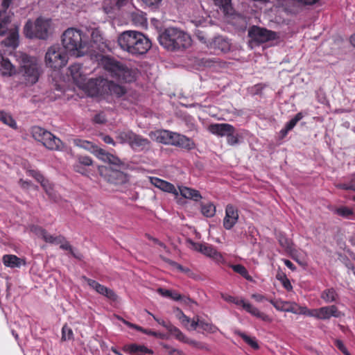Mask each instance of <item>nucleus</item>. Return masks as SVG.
I'll list each match as a JSON object with an SVG mask.
<instances>
[{"mask_svg":"<svg viewBox=\"0 0 355 355\" xmlns=\"http://www.w3.org/2000/svg\"><path fill=\"white\" fill-rule=\"evenodd\" d=\"M118 44L121 49L135 56L146 54L152 46L144 34L135 31L123 32L118 37Z\"/></svg>","mask_w":355,"mask_h":355,"instance_id":"nucleus-1","label":"nucleus"},{"mask_svg":"<svg viewBox=\"0 0 355 355\" xmlns=\"http://www.w3.org/2000/svg\"><path fill=\"white\" fill-rule=\"evenodd\" d=\"M62 44L66 51L76 57L83 56L89 51L85 35L80 30L74 28H69L63 33Z\"/></svg>","mask_w":355,"mask_h":355,"instance_id":"nucleus-2","label":"nucleus"},{"mask_svg":"<svg viewBox=\"0 0 355 355\" xmlns=\"http://www.w3.org/2000/svg\"><path fill=\"white\" fill-rule=\"evenodd\" d=\"M159 44L171 51L184 50L191 45V38L185 32L169 27L159 36Z\"/></svg>","mask_w":355,"mask_h":355,"instance_id":"nucleus-3","label":"nucleus"},{"mask_svg":"<svg viewBox=\"0 0 355 355\" xmlns=\"http://www.w3.org/2000/svg\"><path fill=\"white\" fill-rule=\"evenodd\" d=\"M100 62L103 69L117 80L124 83H132L135 80L137 71L114 58L103 56Z\"/></svg>","mask_w":355,"mask_h":355,"instance_id":"nucleus-4","label":"nucleus"},{"mask_svg":"<svg viewBox=\"0 0 355 355\" xmlns=\"http://www.w3.org/2000/svg\"><path fill=\"white\" fill-rule=\"evenodd\" d=\"M87 85L92 95H114L121 97L126 92L124 87L106 79H91Z\"/></svg>","mask_w":355,"mask_h":355,"instance_id":"nucleus-5","label":"nucleus"},{"mask_svg":"<svg viewBox=\"0 0 355 355\" xmlns=\"http://www.w3.org/2000/svg\"><path fill=\"white\" fill-rule=\"evenodd\" d=\"M50 20L38 17L33 23L28 20L24 27V34L28 38L46 40L49 37Z\"/></svg>","mask_w":355,"mask_h":355,"instance_id":"nucleus-6","label":"nucleus"},{"mask_svg":"<svg viewBox=\"0 0 355 355\" xmlns=\"http://www.w3.org/2000/svg\"><path fill=\"white\" fill-rule=\"evenodd\" d=\"M21 71L27 83L33 85L37 82L40 76V66L35 57L24 54L21 56Z\"/></svg>","mask_w":355,"mask_h":355,"instance_id":"nucleus-7","label":"nucleus"},{"mask_svg":"<svg viewBox=\"0 0 355 355\" xmlns=\"http://www.w3.org/2000/svg\"><path fill=\"white\" fill-rule=\"evenodd\" d=\"M65 51L59 45L50 46L45 55L46 66L55 70L64 67L68 62V55Z\"/></svg>","mask_w":355,"mask_h":355,"instance_id":"nucleus-8","label":"nucleus"},{"mask_svg":"<svg viewBox=\"0 0 355 355\" xmlns=\"http://www.w3.org/2000/svg\"><path fill=\"white\" fill-rule=\"evenodd\" d=\"M33 137L50 150H59L62 144V141L51 132L39 126L32 128Z\"/></svg>","mask_w":355,"mask_h":355,"instance_id":"nucleus-9","label":"nucleus"},{"mask_svg":"<svg viewBox=\"0 0 355 355\" xmlns=\"http://www.w3.org/2000/svg\"><path fill=\"white\" fill-rule=\"evenodd\" d=\"M248 37L257 44L276 40L279 37L277 32L258 26H252L249 28Z\"/></svg>","mask_w":355,"mask_h":355,"instance_id":"nucleus-10","label":"nucleus"},{"mask_svg":"<svg viewBox=\"0 0 355 355\" xmlns=\"http://www.w3.org/2000/svg\"><path fill=\"white\" fill-rule=\"evenodd\" d=\"M82 278L87 283L88 286L97 293L105 297L112 302H116L117 300L118 296L113 290L101 284L96 280L88 278L85 276H83Z\"/></svg>","mask_w":355,"mask_h":355,"instance_id":"nucleus-11","label":"nucleus"},{"mask_svg":"<svg viewBox=\"0 0 355 355\" xmlns=\"http://www.w3.org/2000/svg\"><path fill=\"white\" fill-rule=\"evenodd\" d=\"M343 314L336 305H330L313 309V318L318 320H327L331 317L340 318Z\"/></svg>","mask_w":355,"mask_h":355,"instance_id":"nucleus-12","label":"nucleus"},{"mask_svg":"<svg viewBox=\"0 0 355 355\" xmlns=\"http://www.w3.org/2000/svg\"><path fill=\"white\" fill-rule=\"evenodd\" d=\"M238 220V209L235 206L228 204L225 207V216L223 221V227L227 230H231L236 224Z\"/></svg>","mask_w":355,"mask_h":355,"instance_id":"nucleus-13","label":"nucleus"},{"mask_svg":"<svg viewBox=\"0 0 355 355\" xmlns=\"http://www.w3.org/2000/svg\"><path fill=\"white\" fill-rule=\"evenodd\" d=\"M95 154L98 159L103 160L105 162H108L111 165L110 170H111L112 168L125 167L124 163L119 157L106 152L103 148H97L95 150Z\"/></svg>","mask_w":355,"mask_h":355,"instance_id":"nucleus-14","label":"nucleus"},{"mask_svg":"<svg viewBox=\"0 0 355 355\" xmlns=\"http://www.w3.org/2000/svg\"><path fill=\"white\" fill-rule=\"evenodd\" d=\"M233 303L238 306H241L248 313L262 320L263 321L268 322L270 320L267 314L260 311L257 307L252 306L251 304L245 302L243 299L234 297V302H233Z\"/></svg>","mask_w":355,"mask_h":355,"instance_id":"nucleus-15","label":"nucleus"},{"mask_svg":"<svg viewBox=\"0 0 355 355\" xmlns=\"http://www.w3.org/2000/svg\"><path fill=\"white\" fill-rule=\"evenodd\" d=\"M208 130L213 135L223 137L234 133L235 128L229 123H212L209 125Z\"/></svg>","mask_w":355,"mask_h":355,"instance_id":"nucleus-16","label":"nucleus"},{"mask_svg":"<svg viewBox=\"0 0 355 355\" xmlns=\"http://www.w3.org/2000/svg\"><path fill=\"white\" fill-rule=\"evenodd\" d=\"M149 179L150 182L160 190L174 194L175 196L178 195L179 192L173 184L157 177H150Z\"/></svg>","mask_w":355,"mask_h":355,"instance_id":"nucleus-17","label":"nucleus"},{"mask_svg":"<svg viewBox=\"0 0 355 355\" xmlns=\"http://www.w3.org/2000/svg\"><path fill=\"white\" fill-rule=\"evenodd\" d=\"M123 351L131 355H142L145 354H153V351L145 345L137 344L125 345L122 348Z\"/></svg>","mask_w":355,"mask_h":355,"instance_id":"nucleus-18","label":"nucleus"},{"mask_svg":"<svg viewBox=\"0 0 355 355\" xmlns=\"http://www.w3.org/2000/svg\"><path fill=\"white\" fill-rule=\"evenodd\" d=\"M196 249L203 254L217 261L222 259V255L212 245L198 243Z\"/></svg>","mask_w":355,"mask_h":355,"instance_id":"nucleus-19","label":"nucleus"},{"mask_svg":"<svg viewBox=\"0 0 355 355\" xmlns=\"http://www.w3.org/2000/svg\"><path fill=\"white\" fill-rule=\"evenodd\" d=\"M178 189L180 195L184 198L198 202L202 198L200 193L194 189L182 186L179 187Z\"/></svg>","mask_w":355,"mask_h":355,"instance_id":"nucleus-20","label":"nucleus"},{"mask_svg":"<svg viewBox=\"0 0 355 355\" xmlns=\"http://www.w3.org/2000/svg\"><path fill=\"white\" fill-rule=\"evenodd\" d=\"M150 143L147 138L135 133L130 146L135 150H142L148 147Z\"/></svg>","mask_w":355,"mask_h":355,"instance_id":"nucleus-21","label":"nucleus"},{"mask_svg":"<svg viewBox=\"0 0 355 355\" xmlns=\"http://www.w3.org/2000/svg\"><path fill=\"white\" fill-rule=\"evenodd\" d=\"M167 331L180 342L190 345H194L196 343L194 340H191L187 338L186 336L173 324H171V325L167 327Z\"/></svg>","mask_w":355,"mask_h":355,"instance_id":"nucleus-22","label":"nucleus"},{"mask_svg":"<svg viewBox=\"0 0 355 355\" xmlns=\"http://www.w3.org/2000/svg\"><path fill=\"white\" fill-rule=\"evenodd\" d=\"M123 168H112L110 170L109 176L110 178V181L114 184H121L126 182L127 176L125 173H123L121 169Z\"/></svg>","mask_w":355,"mask_h":355,"instance_id":"nucleus-23","label":"nucleus"},{"mask_svg":"<svg viewBox=\"0 0 355 355\" xmlns=\"http://www.w3.org/2000/svg\"><path fill=\"white\" fill-rule=\"evenodd\" d=\"M320 298L326 303L336 302L339 299V295L336 290L331 287L322 291Z\"/></svg>","mask_w":355,"mask_h":355,"instance_id":"nucleus-24","label":"nucleus"},{"mask_svg":"<svg viewBox=\"0 0 355 355\" xmlns=\"http://www.w3.org/2000/svg\"><path fill=\"white\" fill-rule=\"evenodd\" d=\"M304 117L302 112H298L295 116L286 123L285 127L279 132L282 138H284L289 131L292 130L296 124Z\"/></svg>","mask_w":355,"mask_h":355,"instance_id":"nucleus-25","label":"nucleus"},{"mask_svg":"<svg viewBox=\"0 0 355 355\" xmlns=\"http://www.w3.org/2000/svg\"><path fill=\"white\" fill-rule=\"evenodd\" d=\"M213 47L221 52L226 53L230 49L229 40L222 36L216 37L212 42Z\"/></svg>","mask_w":355,"mask_h":355,"instance_id":"nucleus-26","label":"nucleus"},{"mask_svg":"<svg viewBox=\"0 0 355 355\" xmlns=\"http://www.w3.org/2000/svg\"><path fill=\"white\" fill-rule=\"evenodd\" d=\"M175 146L187 150H191L196 148V144L192 139L180 134L176 141Z\"/></svg>","mask_w":355,"mask_h":355,"instance_id":"nucleus-27","label":"nucleus"},{"mask_svg":"<svg viewBox=\"0 0 355 355\" xmlns=\"http://www.w3.org/2000/svg\"><path fill=\"white\" fill-rule=\"evenodd\" d=\"M15 67L8 58L1 57L0 60V73L3 76H11L15 73Z\"/></svg>","mask_w":355,"mask_h":355,"instance_id":"nucleus-28","label":"nucleus"},{"mask_svg":"<svg viewBox=\"0 0 355 355\" xmlns=\"http://www.w3.org/2000/svg\"><path fill=\"white\" fill-rule=\"evenodd\" d=\"M11 16L6 11H0V35H4L8 31Z\"/></svg>","mask_w":355,"mask_h":355,"instance_id":"nucleus-29","label":"nucleus"},{"mask_svg":"<svg viewBox=\"0 0 355 355\" xmlns=\"http://www.w3.org/2000/svg\"><path fill=\"white\" fill-rule=\"evenodd\" d=\"M3 264L10 268H19L21 266V259L14 254H5L2 257Z\"/></svg>","mask_w":355,"mask_h":355,"instance_id":"nucleus-30","label":"nucleus"},{"mask_svg":"<svg viewBox=\"0 0 355 355\" xmlns=\"http://www.w3.org/2000/svg\"><path fill=\"white\" fill-rule=\"evenodd\" d=\"M200 211L204 216L207 218H211L215 216L216 208L213 202H202L200 204Z\"/></svg>","mask_w":355,"mask_h":355,"instance_id":"nucleus-31","label":"nucleus"},{"mask_svg":"<svg viewBox=\"0 0 355 355\" xmlns=\"http://www.w3.org/2000/svg\"><path fill=\"white\" fill-rule=\"evenodd\" d=\"M146 15L141 11L132 12L131 15L132 22L137 26H146L147 24V19Z\"/></svg>","mask_w":355,"mask_h":355,"instance_id":"nucleus-32","label":"nucleus"},{"mask_svg":"<svg viewBox=\"0 0 355 355\" xmlns=\"http://www.w3.org/2000/svg\"><path fill=\"white\" fill-rule=\"evenodd\" d=\"M157 293H159L161 295L172 299L174 301H180L183 299L182 295L178 293V292L168 289H164L162 288H159L157 289Z\"/></svg>","mask_w":355,"mask_h":355,"instance_id":"nucleus-33","label":"nucleus"},{"mask_svg":"<svg viewBox=\"0 0 355 355\" xmlns=\"http://www.w3.org/2000/svg\"><path fill=\"white\" fill-rule=\"evenodd\" d=\"M0 121L12 128L17 129V125L15 119L8 113L0 110Z\"/></svg>","mask_w":355,"mask_h":355,"instance_id":"nucleus-34","label":"nucleus"},{"mask_svg":"<svg viewBox=\"0 0 355 355\" xmlns=\"http://www.w3.org/2000/svg\"><path fill=\"white\" fill-rule=\"evenodd\" d=\"M19 43V34L17 31H13L10 33L8 36L4 41V44L6 46L10 47H17Z\"/></svg>","mask_w":355,"mask_h":355,"instance_id":"nucleus-35","label":"nucleus"},{"mask_svg":"<svg viewBox=\"0 0 355 355\" xmlns=\"http://www.w3.org/2000/svg\"><path fill=\"white\" fill-rule=\"evenodd\" d=\"M134 135L132 130L122 131L118 133L116 138L121 144L127 143L130 146Z\"/></svg>","mask_w":355,"mask_h":355,"instance_id":"nucleus-36","label":"nucleus"},{"mask_svg":"<svg viewBox=\"0 0 355 355\" xmlns=\"http://www.w3.org/2000/svg\"><path fill=\"white\" fill-rule=\"evenodd\" d=\"M81 70H82V64L78 63H75L69 66V71L70 72L71 76H72L73 79L76 81L80 78L81 80H83L82 78V74H81Z\"/></svg>","mask_w":355,"mask_h":355,"instance_id":"nucleus-37","label":"nucleus"},{"mask_svg":"<svg viewBox=\"0 0 355 355\" xmlns=\"http://www.w3.org/2000/svg\"><path fill=\"white\" fill-rule=\"evenodd\" d=\"M231 267L235 272L241 275L245 279L248 281H252V278L249 275L248 270L243 265L236 264L232 265Z\"/></svg>","mask_w":355,"mask_h":355,"instance_id":"nucleus-38","label":"nucleus"},{"mask_svg":"<svg viewBox=\"0 0 355 355\" xmlns=\"http://www.w3.org/2000/svg\"><path fill=\"white\" fill-rule=\"evenodd\" d=\"M232 0H214V4L218 6L225 14H228L232 8Z\"/></svg>","mask_w":355,"mask_h":355,"instance_id":"nucleus-39","label":"nucleus"},{"mask_svg":"<svg viewBox=\"0 0 355 355\" xmlns=\"http://www.w3.org/2000/svg\"><path fill=\"white\" fill-rule=\"evenodd\" d=\"M169 135H171V131L167 130H163L158 131L157 132V141L164 144L165 145H168V138Z\"/></svg>","mask_w":355,"mask_h":355,"instance_id":"nucleus-40","label":"nucleus"},{"mask_svg":"<svg viewBox=\"0 0 355 355\" xmlns=\"http://www.w3.org/2000/svg\"><path fill=\"white\" fill-rule=\"evenodd\" d=\"M237 334L252 348L254 349H259V345L254 338H252L251 337L246 335L245 333L241 331H239Z\"/></svg>","mask_w":355,"mask_h":355,"instance_id":"nucleus-41","label":"nucleus"},{"mask_svg":"<svg viewBox=\"0 0 355 355\" xmlns=\"http://www.w3.org/2000/svg\"><path fill=\"white\" fill-rule=\"evenodd\" d=\"M200 328L202 329L203 331H205L209 333H215L218 330V327L216 325L213 324L211 322H206L204 320H201L200 323Z\"/></svg>","mask_w":355,"mask_h":355,"instance_id":"nucleus-42","label":"nucleus"},{"mask_svg":"<svg viewBox=\"0 0 355 355\" xmlns=\"http://www.w3.org/2000/svg\"><path fill=\"white\" fill-rule=\"evenodd\" d=\"M73 338V333L71 327H69L67 324H64L62 328V340H70Z\"/></svg>","mask_w":355,"mask_h":355,"instance_id":"nucleus-43","label":"nucleus"},{"mask_svg":"<svg viewBox=\"0 0 355 355\" xmlns=\"http://www.w3.org/2000/svg\"><path fill=\"white\" fill-rule=\"evenodd\" d=\"M295 314H301V315H307L309 317H313V309H309L306 306H299L297 304H296V306H295Z\"/></svg>","mask_w":355,"mask_h":355,"instance_id":"nucleus-44","label":"nucleus"},{"mask_svg":"<svg viewBox=\"0 0 355 355\" xmlns=\"http://www.w3.org/2000/svg\"><path fill=\"white\" fill-rule=\"evenodd\" d=\"M269 302L278 311H284V306H288V302H284L282 300L270 299Z\"/></svg>","mask_w":355,"mask_h":355,"instance_id":"nucleus-45","label":"nucleus"},{"mask_svg":"<svg viewBox=\"0 0 355 355\" xmlns=\"http://www.w3.org/2000/svg\"><path fill=\"white\" fill-rule=\"evenodd\" d=\"M336 213L343 217L348 218L353 215L354 212L352 209L347 207H341L336 209Z\"/></svg>","mask_w":355,"mask_h":355,"instance_id":"nucleus-46","label":"nucleus"},{"mask_svg":"<svg viewBox=\"0 0 355 355\" xmlns=\"http://www.w3.org/2000/svg\"><path fill=\"white\" fill-rule=\"evenodd\" d=\"M30 230L36 236L41 237L42 239L46 232V230L39 225H33L30 227Z\"/></svg>","mask_w":355,"mask_h":355,"instance_id":"nucleus-47","label":"nucleus"},{"mask_svg":"<svg viewBox=\"0 0 355 355\" xmlns=\"http://www.w3.org/2000/svg\"><path fill=\"white\" fill-rule=\"evenodd\" d=\"M73 144L80 148L89 150L92 147V143L86 140H83L80 139H73Z\"/></svg>","mask_w":355,"mask_h":355,"instance_id":"nucleus-48","label":"nucleus"},{"mask_svg":"<svg viewBox=\"0 0 355 355\" xmlns=\"http://www.w3.org/2000/svg\"><path fill=\"white\" fill-rule=\"evenodd\" d=\"M76 163L80 164L84 166H89L92 165L93 161L92 158L89 156H82L80 155L77 157Z\"/></svg>","mask_w":355,"mask_h":355,"instance_id":"nucleus-49","label":"nucleus"},{"mask_svg":"<svg viewBox=\"0 0 355 355\" xmlns=\"http://www.w3.org/2000/svg\"><path fill=\"white\" fill-rule=\"evenodd\" d=\"M27 173L28 174V175L35 178L40 183L44 181V179L45 178L44 175L39 171L37 170L29 169L27 171Z\"/></svg>","mask_w":355,"mask_h":355,"instance_id":"nucleus-50","label":"nucleus"},{"mask_svg":"<svg viewBox=\"0 0 355 355\" xmlns=\"http://www.w3.org/2000/svg\"><path fill=\"white\" fill-rule=\"evenodd\" d=\"M146 6L152 10L157 9L159 6L162 0H141Z\"/></svg>","mask_w":355,"mask_h":355,"instance_id":"nucleus-51","label":"nucleus"},{"mask_svg":"<svg viewBox=\"0 0 355 355\" xmlns=\"http://www.w3.org/2000/svg\"><path fill=\"white\" fill-rule=\"evenodd\" d=\"M334 344L343 354L345 355H351L342 340H336Z\"/></svg>","mask_w":355,"mask_h":355,"instance_id":"nucleus-52","label":"nucleus"},{"mask_svg":"<svg viewBox=\"0 0 355 355\" xmlns=\"http://www.w3.org/2000/svg\"><path fill=\"white\" fill-rule=\"evenodd\" d=\"M41 186L45 190L47 194L50 195L53 191V186L49 180L44 178V181L40 182Z\"/></svg>","mask_w":355,"mask_h":355,"instance_id":"nucleus-53","label":"nucleus"},{"mask_svg":"<svg viewBox=\"0 0 355 355\" xmlns=\"http://www.w3.org/2000/svg\"><path fill=\"white\" fill-rule=\"evenodd\" d=\"M170 265L177 268L179 271H181L184 273H187L190 271V270L188 268H184L182 265L179 264L178 263L171 261V260H167L166 261Z\"/></svg>","mask_w":355,"mask_h":355,"instance_id":"nucleus-54","label":"nucleus"},{"mask_svg":"<svg viewBox=\"0 0 355 355\" xmlns=\"http://www.w3.org/2000/svg\"><path fill=\"white\" fill-rule=\"evenodd\" d=\"M93 121L96 123L103 124L107 121V119L104 114L99 113L94 116Z\"/></svg>","mask_w":355,"mask_h":355,"instance_id":"nucleus-55","label":"nucleus"},{"mask_svg":"<svg viewBox=\"0 0 355 355\" xmlns=\"http://www.w3.org/2000/svg\"><path fill=\"white\" fill-rule=\"evenodd\" d=\"M180 135V133L175 132L171 131V135H169V139H168V145L174 146L176 145V141L178 140V136Z\"/></svg>","mask_w":355,"mask_h":355,"instance_id":"nucleus-56","label":"nucleus"},{"mask_svg":"<svg viewBox=\"0 0 355 355\" xmlns=\"http://www.w3.org/2000/svg\"><path fill=\"white\" fill-rule=\"evenodd\" d=\"M252 298H253L257 302H262L263 301L269 302V300H270V298L267 297L266 295L259 294V293L252 294Z\"/></svg>","mask_w":355,"mask_h":355,"instance_id":"nucleus-57","label":"nucleus"},{"mask_svg":"<svg viewBox=\"0 0 355 355\" xmlns=\"http://www.w3.org/2000/svg\"><path fill=\"white\" fill-rule=\"evenodd\" d=\"M164 347L165 349L168 350V354L170 355H185L182 351L171 347L167 345H164Z\"/></svg>","mask_w":355,"mask_h":355,"instance_id":"nucleus-58","label":"nucleus"},{"mask_svg":"<svg viewBox=\"0 0 355 355\" xmlns=\"http://www.w3.org/2000/svg\"><path fill=\"white\" fill-rule=\"evenodd\" d=\"M73 168L76 172L80 174L85 175L87 173V170L85 168V166L76 162L73 165Z\"/></svg>","mask_w":355,"mask_h":355,"instance_id":"nucleus-59","label":"nucleus"},{"mask_svg":"<svg viewBox=\"0 0 355 355\" xmlns=\"http://www.w3.org/2000/svg\"><path fill=\"white\" fill-rule=\"evenodd\" d=\"M284 281L282 283L283 287L288 291H291L293 289V286L288 278L286 276H284Z\"/></svg>","mask_w":355,"mask_h":355,"instance_id":"nucleus-60","label":"nucleus"},{"mask_svg":"<svg viewBox=\"0 0 355 355\" xmlns=\"http://www.w3.org/2000/svg\"><path fill=\"white\" fill-rule=\"evenodd\" d=\"M280 245L287 249H290L291 247V242L286 237H281L279 239Z\"/></svg>","mask_w":355,"mask_h":355,"instance_id":"nucleus-61","label":"nucleus"},{"mask_svg":"<svg viewBox=\"0 0 355 355\" xmlns=\"http://www.w3.org/2000/svg\"><path fill=\"white\" fill-rule=\"evenodd\" d=\"M60 248L63 250H68L70 253H73V248L67 241H64L60 245Z\"/></svg>","mask_w":355,"mask_h":355,"instance_id":"nucleus-62","label":"nucleus"},{"mask_svg":"<svg viewBox=\"0 0 355 355\" xmlns=\"http://www.w3.org/2000/svg\"><path fill=\"white\" fill-rule=\"evenodd\" d=\"M200 321L201 320L199 319L198 316L193 318L191 322V329L195 330L198 327H200Z\"/></svg>","mask_w":355,"mask_h":355,"instance_id":"nucleus-63","label":"nucleus"},{"mask_svg":"<svg viewBox=\"0 0 355 355\" xmlns=\"http://www.w3.org/2000/svg\"><path fill=\"white\" fill-rule=\"evenodd\" d=\"M296 303H292L288 302V306H284L285 312H290L295 314Z\"/></svg>","mask_w":355,"mask_h":355,"instance_id":"nucleus-64","label":"nucleus"}]
</instances>
